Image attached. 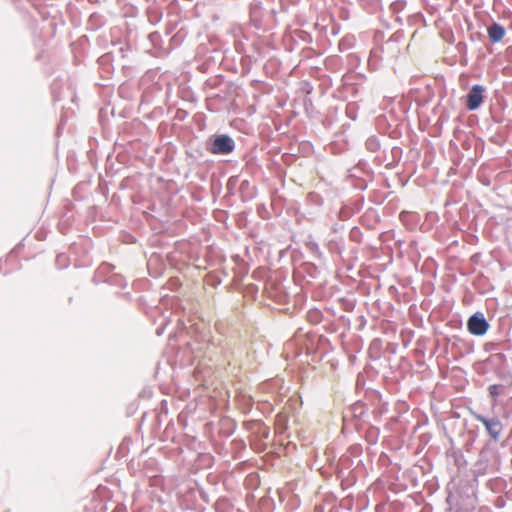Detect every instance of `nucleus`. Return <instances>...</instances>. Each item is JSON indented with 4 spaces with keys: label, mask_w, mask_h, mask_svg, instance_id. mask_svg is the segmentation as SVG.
Masks as SVG:
<instances>
[{
    "label": "nucleus",
    "mask_w": 512,
    "mask_h": 512,
    "mask_svg": "<svg viewBox=\"0 0 512 512\" xmlns=\"http://www.w3.org/2000/svg\"><path fill=\"white\" fill-rule=\"evenodd\" d=\"M234 150V142L227 135L217 136L210 148L213 154H229Z\"/></svg>",
    "instance_id": "nucleus-1"
},
{
    "label": "nucleus",
    "mask_w": 512,
    "mask_h": 512,
    "mask_svg": "<svg viewBox=\"0 0 512 512\" xmlns=\"http://www.w3.org/2000/svg\"><path fill=\"white\" fill-rule=\"evenodd\" d=\"M467 328L471 334L482 336L487 332L489 324L483 316L475 314L468 319Z\"/></svg>",
    "instance_id": "nucleus-2"
},
{
    "label": "nucleus",
    "mask_w": 512,
    "mask_h": 512,
    "mask_svg": "<svg viewBox=\"0 0 512 512\" xmlns=\"http://www.w3.org/2000/svg\"><path fill=\"white\" fill-rule=\"evenodd\" d=\"M484 88L480 85L472 86L467 95L466 106L469 110H476L483 102Z\"/></svg>",
    "instance_id": "nucleus-3"
},
{
    "label": "nucleus",
    "mask_w": 512,
    "mask_h": 512,
    "mask_svg": "<svg viewBox=\"0 0 512 512\" xmlns=\"http://www.w3.org/2000/svg\"><path fill=\"white\" fill-rule=\"evenodd\" d=\"M477 419L484 424L486 429L488 430L489 434L494 438L497 439L501 432V424L499 420L497 419H487L483 416H478Z\"/></svg>",
    "instance_id": "nucleus-4"
},
{
    "label": "nucleus",
    "mask_w": 512,
    "mask_h": 512,
    "mask_svg": "<svg viewBox=\"0 0 512 512\" xmlns=\"http://www.w3.org/2000/svg\"><path fill=\"white\" fill-rule=\"evenodd\" d=\"M488 37L491 42L497 43L500 42L505 36V29L497 23H493L487 29Z\"/></svg>",
    "instance_id": "nucleus-5"
},
{
    "label": "nucleus",
    "mask_w": 512,
    "mask_h": 512,
    "mask_svg": "<svg viewBox=\"0 0 512 512\" xmlns=\"http://www.w3.org/2000/svg\"><path fill=\"white\" fill-rule=\"evenodd\" d=\"M490 393L492 395H496L497 394V387L495 385L490 387Z\"/></svg>",
    "instance_id": "nucleus-6"
}]
</instances>
